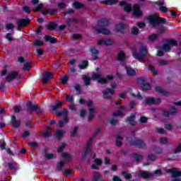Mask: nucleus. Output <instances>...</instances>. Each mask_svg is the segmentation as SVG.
<instances>
[{
  "label": "nucleus",
  "mask_w": 181,
  "mask_h": 181,
  "mask_svg": "<svg viewBox=\"0 0 181 181\" xmlns=\"http://www.w3.org/2000/svg\"><path fill=\"white\" fill-rule=\"evenodd\" d=\"M121 6L124 7V12H131L132 11L134 16H141L142 11L137 4L132 6L125 1H122L119 3Z\"/></svg>",
  "instance_id": "nucleus-1"
},
{
  "label": "nucleus",
  "mask_w": 181,
  "mask_h": 181,
  "mask_svg": "<svg viewBox=\"0 0 181 181\" xmlns=\"http://www.w3.org/2000/svg\"><path fill=\"white\" fill-rule=\"evenodd\" d=\"M108 20L103 18L100 20L98 23V25L95 28V30L98 33H102L103 35H110L111 32L107 30V26L108 25Z\"/></svg>",
  "instance_id": "nucleus-2"
},
{
  "label": "nucleus",
  "mask_w": 181,
  "mask_h": 181,
  "mask_svg": "<svg viewBox=\"0 0 181 181\" xmlns=\"http://www.w3.org/2000/svg\"><path fill=\"white\" fill-rule=\"evenodd\" d=\"M146 20L151 25H159V23H166V18L159 17L158 14H152L146 17Z\"/></svg>",
  "instance_id": "nucleus-3"
},
{
  "label": "nucleus",
  "mask_w": 181,
  "mask_h": 181,
  "mask_svg": "<svg viewBox=\"0 0 181 181\" xmlns=\"http://www.w3.org/2000/svg\"><path fill=\"white\" fill-rule=\"evenodd\" d=\"M148 54V49H146V47H142L140 49V54L136 53V51L133 52V56L134 59H136V60H139L141 63H144L145 62V56Z\"/></svg>",
  "instance_id": "nucleus-4"
},
{
  "label": "nucleus",
  "mask_w": 181,
  "mask_h": 181,
  "mask_svg": "<svg viewBox=\"0 0 181 181\" xmlns=\"http://www.w3.org/2000/svg\"><path fill=\"white\" fill-rule=\"evenodd\" d=\"M92 78L93 80H97L98 83H100V84H105L108 80H112L114 76L112 75H107V78H105L101 74L97 73L92 75Z\"/></svg>",
  "instance_id": "nucleus-5"
},
{
  "label": "nucleus",
  "mask_w": 181,
  "mask_h": 181,
  "mask_svg": "<svg viewBox=\"0 0 181 181\" xmlns=\"http://www.w3.org/2000/svg\"><path fill=\"white\" fill-rule=\"evenodd\" d=\"M112 89H107L106 90H103L102 93L103 94V98L106 99H110L115 94V88H117V84L113 83L111 84Z\"/></svg>",
  "instance_id": "nucleus-6"
},
{
  "label": "nucleus",
  "mask_w": 181,
  "mask_h": 181,
  "mask_svg": "<svg viewBox=\"0 0 181 181\" xmlns=\"http://www.w3.org/2000/svg\"><path fill=\"white\" fill-rule=\"evenodd\" d=\"M57 117H64V121H59L57 127L62 128V127L64 126V124H67L69 121V117H67V110L66 109H64L62 111L59 112L57 115Z\"/></svg>",
  "instance_id": "nucleus-7"
},
{
  "label": "nucleus",
  "mask_w": 181,
  "mask_h": 181,
  "mask_svg": "<svg viewBox=\"0 0 181 181\" xmlns=\"http://www.w3.org/2000/svg\"><path fill=\"white\" fill-rule=\"evenodd\" d=\"M177 42L173 39H168L165 40V42L163 47V49L164 52H170V49L173 47V46H177Z\"/></svg>",
  "instance_id": "nucleus-8"
},
{
  "label": "nucleus",
  "mask_w": 181,
  "mask_h": 181,
  "mask_svg": "<svg viewBox=\"0 0 181 181\" xmlns=\"http://www.w3.org/2000/svg\"><path fill=\"white\" fill-rule=\"evenodd\" d=\"M153 175H162V170L158 169L152 173H148L146 171H141L139 173V176L141 177H144V179H151L153 176Z\"/></svg>",
  "instance_id": "nucleus-9"
},
{
  "label": "nucleus",
  "mask_w": 181,
  "mask_h": 181,
  "mask_svg": "<svg viewBox=\"0 0 181 181\" xmlns=\"http://www.w3.org/2000/svg\"><path fill=\"white\" fill-rule=\"evenodd\" d=\"M124 115V106L120 107V110L117 112H115L113 113V117L109 119L108 123L111 124L112 125H115L117 122H118V120L115 119V117H121V115Z\"/></svg>",
  "instance_id": "nucleus-10"
},
{
  "label": "nucleus",
  "mask_w": 181,
  "mask_h": 181,
  "mask_svg": "<svg viewBox=\"0 0 181 181\" xmlns=\"http://www.w3.org/2000/svg\"><path fill=\"white\" fill-rule=\"evenodd\" d=\"M138 83L141 86L143 90H151V85L149 83H145V78H139L138 79Z\"/></svg>",
  "instance_id": "nucleus-11"
},
{
  "label": "nucleus",
  "mask_w": 181,
  "mask_h": 181,
  "mask_svg": "<svg viewBox=\"0 0 181 181\" xmlns=\"http://www.w3.org/2000/svg\"><path fill=\"white\" fill-rule=\"evenodd\" d=\"M132 145H134L136 148H145V143L140 139H134Z\"/></svg>",
  "instance_id": "nucleus-12"
},
{
  "label": "nucleus",
  "mask_w": 181,
  "mask_h": 181,
  "mask_svg": "<svg viewBox=\"0 0 181 181\" xmlns=\"http://www.w3.org/2000/svg\"><path fill=\"white\" fill-rule=\"evenodd\" d=\"M53 78V74H52V73L50 72L44 73L42 77V81L45 83H49V80H50V78Z\"/></svg>",
  "instance_id": "nucleus-13"
},
{
  "label": "nucleus",
  "mask_w": 181,
  "mask_h": 181,
  "mask_svg": "<svg viewBox=\"0 0 181 181\" xmlns=\"http://www.w3.org/2000/svg\"><path fill=\"white\" fill-rule=\"evenodd\" d=\"M98 45H105L106 46H111V45H114V41L110 39H101L98 41Z\"/></svg>",
  "instance_id": "nucleus-14"
},
{
  "label": "nucleus",
  "mask_w": 181,
  "mask_h": 181,
  "mask_svg": "<svg viewBox=\"0 0 181 181\" xmlns=\"http://www.w3.org/2000/svg\"><path fill=\"white\" fill-rule=\"evenodd\" d=\"M90 146H91V140H90L88 142L86 149L83 152L82 159H86V157L87 156V155H88V153H90V152H91V149L90 148Z\"/></svg>",
  "instance_id": "nucleus-15"
},
{
  "label": "nucleus",
  "mask_w": 181,
  "mask_h": 181,
  "mask_svg": "<svg viewBox=\"0 0 181 181\" xmlns=\"http://www.w3.org/2000/svg\"><path fill=\"white\" fill-rule=\"evenodd\" d=\"M103 164V160L100 158H96L93 162V164L91 165L92 169L98 170V166H100V165Z\"/></svg>",
  "instance_id": "nucleus-16"
},
{
  "label": "nucleus",
  "mask_w": 181,
  "mask_h": 181,
  "mask_svg": "<svg viewBox=\"0 0 181 181\" xmlns=\"http://www.w3.org/2000/svg\"><path fill=\"white\" fill-rule=\"evenodd\" d=\"M145 103L146 104H160V98H148L146 99Z\"/></svg>",
  "instance_id": "nucleus-17"
},
{
  "label": "nucleus",
  "mask_w": 181,
  "mask_h": 181,
  "mask_svg": "<svg viewBox=\"0 0 181 181\" xmlns=\"http://www.w3.org/2000/svg\"><path fill=\"white\" fill-rule=\"evenodd\" d=\"M168 172L171 173L173 177H179L181 176V172L176 168L169 169Z\"/></svg>",
  "instance_id": "nucleus-18"
},
{
  "label": "nucleus",
  "mask_w": 181,
  "mask_h": 181,
  "mask_svg": "<svg viewBox=\"0 0 181 181\" xmlns=\"http://www.w3.org/2000/svg\"><path fill=\"white\" fill-rule=\"evenodd\" d=\"M156 4L160 7V11L161 12H168V8H166V6H165V1L164 0L157 1Z\"/></svg>",
  "instance_id": "nucleus-19"
},
{
  "label": "nucleus",
  "mask_w": 181,
  "mask_h": 181,
  "mask_svg": "<svg viewBox=\"0 0 181 181\" xmlns=\"http://www.w3.org/2000/svg\"><path fill=\"white\" fill-rule=\"evenodd\" d=\"M27 105L30 110H32V111H35V112L39 113L40 111H42L37 105H32L31 103H28Z\"/></svg>",
  "instance_id": "nucleus-20"
},
{
  "label": "nucleus",
  "mask_w": 181,
  "mask_h": 181,
  "mask_svg": "<svg viewBox=\"0 0 181 181\" xmlns=\"http://www.w3.org/2000/svg\"><path fill=\"white\" fill-rule=\"evenodd\" d=\"M16 76H18V72L11 71L8 73L6 80L8 81H12V80H13V78H15Z\"/></svg>",
  "instance_id": "nucleus-21"
},
{
  "label": "nucleus",
  "mask_w": 181,
  "mask_h": 181,
  "mask_svg": "<svg viewBox=\"0 0 181 181\" xmlns=\"http://www.w3.org/2000/svg\"><path fill=\"white\" fill-rule=\"evenodd\" d=\"M11 124L14 128H18V127L21 125V120H16V117L15 116H12Z\"/></svg>",
  "instance_id": "nucleus-22"
},
{
  "label": "nucleus",
  "mask_w": 181,
  "mask_h": 181,
  "mask_svg": "<svg viewBox=\"0 0 181 181\" xmlns=\"http://www.w3.org/2000/svg\"><path fill=\"white\" fill-rule=\"evenodd\" d=\"M18 26H26V25H29L30 23V20L21 19L17 21Z\"/></svg>",
  "instance_id": "nucleus-23"
},
{
  "label": "nucleus",
  "mask_w": 181,
  "mask_h": 181,
  "mask_svg": "<svg viewBox=\"0 0 181 181\" xmlns=\"http://www.w3.org/2000/svg\"><path fill=\"white\" fill-rule=\"evenodd\" d=\"M155 90L156 93H160V94H162L163 95H168V92L160 86H156Z\"/></svg>",
  "instance_id": "nucleus-24"
},
{
  "label": "nucleus",
  "mask_w": 181,
  "mask_h": 181,
  "mask_svg": "<svg viewBox=\"0 0 181 181\" xmlns=\"http://www.w3.org/2000/svg\"><path fill=\"white\" fill-rule=\"evenodd\" d=\"M126 71L128 76H135V74H136V71L131 68V66H126Z\"/></svg>",
  "instance_id": "nucleus-25"
},
{
  "label": "nucleus",
  "mask_w": 181,
  "mask_h": 181,
  "mask_svg": "<svg viewBox=\"0 0 181 181\" xmlns=\"http://www.w3.org/2000/svg\"><path fill=\"white\" fill-rule=\"evenodd\" d=\"M90 52L92 53V56L93 59H98V50L95 49L94 47H90Z\"/></svg>",
  "instance_id": "nucleus-26"
},
{
  "label": "nucleus",
  "mask_w": 181,
  "mask_h": 181,
  "mask_svg": "<svg viewBox=\"0 0 181 181\" xmlns=\"http://www.w3.org/2000/svg\"><path fill=\"white\" fill-rule=\"evenodd\" d=\"M127 121L130 125H135L136 124V122H135V114H132L131 116H129L127 118Z\"/></svg>",
  "instance_id": "nucleus-27"
},
{
  "label": "nucleus",
  "mask_w": 181,
  "mask_h": 181,
  "mask_svg": "<svg viewBox=\"0 0 181 181\" xmlns=\"http://www.w3.org/2000/svg\"><path fill=\"white\" fill-rule=\"evenodd\" d=\"M47 13H49V15H54V13H56V9L45 8L43 10V14L47 15Z\"/></svg>",
  "instance_id": "nucleus-28"
},
{
  "label": "nucleus",
  "mask_w": 181,
  "mask_h": 181,
  "mask_svg": "<svg viewBox=\"0 0 181 181\" xmlns=\"http://www.w3.org/2000/svg\"><path fill=\"white\" fill-rule=\"evenodd\" d=\"M125 29V25L122 23H119L115 26V30L116 32H122Z\"/></svg>",
  "instance_id": "nucleus-29"
},
{
  "label": "nucleus",
  "mask_w": 181,
  "mask_h": 181,
  "mask_svg": "<svg viewBox=\"0 0 181 181\" xmlns=\"http://www.w3.org/2000/svg\"><path fill=\"white\" fill-rule=\"evenodd\" d=\"M125 59H127L125 53L123 51H120L118 54V60H119V62H123Z\"/></svg>",
  "instance_id": "nucleus-30"
},
{
  "label": "nucleus",
  "mask_w": 181,
  "mask_h": 181,
  "mask_svg": "<svg viewBox=\"0 0 181 181\" xmlns=\"http://www.w3.org/2000/svg\"><path fill=\"white\" fill-rule=\"evenodd\" d=\"M45 39L46 42H49L50 43H56V42H57L56 38H54L53 37H50L49 35H45Z\"/></svg>",
  "instance_id": "nucleus-31"
},
{
  "label": "nucleus",
  "mask_w": 181,
  "mask_h": 181,
  "mask_svg": "<svg viewBox=\"0 0 181 181\" xmlns=\"http://www.w3.org/2000/svg\"><path fill=\"white\" fill-rule=\"evenodd\" d=\"M64 134H66V132H64V130H58L56 132L55 135H56L57 138L60 139L62 138V136L64 135Z\"/></svg>",
  "instance_id": "nucleus-32"
},
{
  "label": "nucleus",
  "mask_w": 181,
  "mask_h": 181,
  "mask_svg": "<svg viewBox=\"0 0 181 181\" xmlns=\"http://www.w3.org/2000/svg\"><path fill=\"white\" fill-rule=\"evenodd\" d=\"M88 66V61L85 60L81 64L78 65V67L81 70H84Z\"/></svg>",
  "instance_id": "nucleus-33"
},
{
  "label": "nucleus",
  "mask_w": 181,
  "mask_h": 181,
  "mask_svg": "<svg viewBox=\"0 0 181 181\" xmlns=\"http://www.w3.org/2000/svg\"><path fill=\"white\" fill-rule=\"evenodd\" d=\"M100 180H101V174H100V173H95L93 174V181H100Z\"/></svg>",
  "instance_id": "nucleus-34"
},
{
  "label": "nucleus",
  "mask_w": 181,
  "mask_h": 181,
  "mask_svg": "<svg viewBox=\"0 0 181 181\" xmlns=\"http://www.w3.org/2000/svg\"><path fill=\"white\" fill-rule=\"evenodd\" d=\"M95 115V109L90 108L89 109V119H93V117Z\"/></svg>",
  "instance_id": "nucleus-35"
},
{
  "label": "nucleus",
  "mask_w": 181,
  "mask_h": 181,
  "mask_svg": "<svg viewBox=\"0 0 181 181\" xmlns=\"http://www.w3.org/2000/svg\"><path fill=\"white\" fill-rule=\"evenodd\" d=\"M118 1L117 0H105L103 3L106 5H115Z\"/></svg>",
  "instance_id": "nucleus-36"
},
{
  "label": "nucleus",
  "mask_w": 181,
  "mask_h": 181,
  "mask_svg": "<svg viewBox=\"0 0 181 181\" xmlns=\"http://www.w3.org/2000/svg\"><path fill=\"white\" fill-rule=\"evenodd\" d=\"M31 65H32V62H30V60H28L24 65L23 70H29V69H30Z\"/></svg>",
  "instance_id": "nucleus-37"
},
{
  "label": "nucleus",
  "mask_w": 181,
  "mask_h": 181,
  "mask_svg": "<svg viewBox=\"0 0 181 181\" xmlns=\"http://www.w3.org/2000/svg\"><path fill=\"white\" fill-rule=\"evenodd\" d=\"M74 8H76V9H81V8H83V4L76 1L73 4Z\"/></svg>",
  "instance_id": "nucleus-38"
},
{
  "label": "nucleus",
  "mask_w": 181,
  "mask_h": 181,
  "mask_svg": "<svg viewBox=\"0 0 181 181\" xmlns=\"http://www.w3.org/2000/svg\"><path fill=\"white\" fill-rule=\"evenodd\" d=\"M66 101H69V103H74V98L69 94H66Z\"/></svg>",
  "instance_id": "nucleus-39"
},
{
  "label": "nucleus",
  "mask_w": 181,
  "mask_h": 181,
  "mask_svg": "<svg viewBox=\"0 0 181 181\" xmlns=\"http://www.w3.org/2000/svg\"><path fill=\"white\" fill-rule=\"evenodd\" d=\"M158 39V35L156 34H152L150 36H148V40L150 42H153V40H156Z\"/></svg>",
  "instance_id": "nucleus-40"
},
{
  "label": "nucleus",
  "mask_w": 181,
  "mask_h": 181,
  "mask_svg": "<svg viewBox=\"0 0 181 181\" xmlns=\"http://www.w3.org/2000/svg\"><path fill=\"white\" fill-rule=\"evenodd\" d=\"M90 77L87 76H84L83 81L85 83V86H90Z\"/></svg>",
  "instance_id": "nucleus-41"
},
{
  "label": "nucleus",
  "mask_w": 181,
  "mask_h": 181,
  "mask_svg": "<svg viewBox=\"0 0 181 181\" xmlns=\"http://www.w3.org/2000/svg\"><path fill=\"white\" fill-rule=\"evenodd\" d=\"M62 105H63V102H57L56 105L52 106V110H57V108H59V107H62Z\"/></svg>",
  "instance_id": "nucleus-42"
},
{
  "label": "nucleus",
  "mask_w": 181,
  "mask_h": 181,
  "mask_svg": "<svg viewBox=\"0 0 181 181\" xmlns=\"http://www.w3.org/2000/svg\"><path fill=\"white\" fill-rule=\"evenodd\" d=\"M122 175L125 179L129 180L131 177H132V175L129 173H127V172H123Z\"/></svg>",
  "instance_id": "nucleus-43"
},
{
  "label": "nucleus",
  "mask_w": 181,
  "mask_h": 181,
  "mask_svg": "<svg viewBox=\"0 0 181 181\" xmlns=\"http://www.w3.org/2000/svg\"><path fill=\"white\" fill-rule=\"evenodd\" d=\"M148 70H150V71H151V73H153V74H156L158 73V70L153 69V66L150 65L148 66Z\"/></svg>",
  "instance_id": "nucleus-44"
},
{
  "label": "nucleus",
  "mask_w": 181,
  "mask_h": 181,
  "mask_svg": "<svg viewBox=\"0 0 181 181\" xmlns=\"http://www.w3.org/2000/svg\"><path fill=\"white\" fill-rule=\"evenodd\" d=\"M56 28V23H49L48 25V29H49V30H53V29H54Z\"/></svg>",
  "instance_id": "nucleus-45"
},
{
  "label": "nucleus",
  "mask_w": 181,
  "mask_h": 181,
  "mask_svg": "<svg viewBox=\"0 0 181 181\" xmlns=\"http://www.w3.org/2000/svg\"><path fill=\"white\" fill-rule=\"evenodd\" d=\"M42 8H43V4H40L37 5V7L35 8V9H33L34 12H37L39 11H40L42 9Z\"/></svg>",
  "instance_id": "nucleus-46"
},
{
  "label": "nucleus",
  "mask_w": 181,
  "mask_h": 181,
  "mask_svg": "<svg viewBox=\"0 0 181 181\" xmlns=\"http://www.w3.org/2000/svg\"><path fill=\"white\" fill-rule=\"evenodd\" d=\"M45 158H47V159H53V158H56V155L53 153H47Z\"/></svg>",
  "instance_id": "nucleus-47"
},
{
  "label": "nucleus",
  "mask_w": 181,
  "mask_h": 181,
  "mask_svg": "<svg viewBox=\"0 0 181 181\" xmlns=\"http://www.w3.org/2000/svg\"><path fill=\"white\" fill-rule=\"evenodd\" d=\"M69 80V76H64L62 77V84H66L67 83V81Z\"/></svg>",
  "instance_id": "nucleus-48"
},
{
  "label": "nucleus",
  "mask_w": 181,
  "mask_h": 181,
  "mask_svg": "<svg viewBox=\"0 0 181 181\" xmlns=\"http://www.w3.org/2000/svg\"><path fill=\"white\" fill-rule=\"evenodd\" d=\"M62 157L64 158V159H66V160H69L70 158H71V156L66 153H63Z\"/></svg>",
  "instance_id": "nucleus-49"
},
{
  "label": "nucleus",
  "mask_w": 181,
  "mask_h": 181,
  "mask_svg": "<svg viewBox=\"0 0 181 181\" xmlns=\"http://www.w3.org/2000/svg\"><path fill=\"white\" fill-rule=\"evenodd\" d=\"M160 144H161V145H165V144H168V139H166V138H161L160 139Z\"/></svg>",
  "instance_id": "nucleus-50"
},
{
  "label": "nucleus",
  "mask_w": 181,
  "mask_h": 181,
  "mask_svg": "<svg viewBox=\"0 0 181 181\" xmlns=\"http://www.w3.org/2000/svg\"><path fill=\"white\" fill-rule=\"evenodd\" d=\"M158 52L157 56H162L163 54V51H162V48L160 47H157Z\"/></svg>",
  "instance_id": "nucleus-51"
},
{
  "label": "nucleus",
  "mask_w": 181,
  "mask_h": 181,
  "mask_svg": "<svg viewBox=\"0 0 181 181\" xmlns=\"http://www.w3.org/2000/svg\"><path fill=\"white\" fill-rule=\"evenodd\" d=\"M122 137L120 136H117V142H116V145L117 146H121V145H122V143L119 141V139H121Z\"/></svg>",
  "instance_id": "nucleus-52"
},
{
  "label": "nucleus",
  "mask_w": 181,
  "mask_h": 181,
  "mask_svg": "<svg viewBox=\"0 0 181 181\" xmlns=\"http://www.w3.org/2000/svg\"><path fill=\"white\" fill-rule=\"evenodd\" d=\"M132 35H138V33H139L138 28L133 27L132 30Z\"/></svg>",
  "instance_id": "nucleus-53"
},
{
  "label": "nucleus",
  "mask_w": 181,
  "mask_h": 181,
  "mask_svg": "<svg viewBox=\"0 0 181 181\" xmlns=\"http://www.w3.org/2000/svg\"><path fill=\"white\" fill-rule=\"evenodd\" d=\"M66 148V143H62V146L58 148V152H62Z\"/></svg>",
  "instance_id": "nucleus-54"
},
{
  "label": "nucleus",
  "mask_w": 181,
  "mask_h": 181,
  "mask_svg": "<svg viewBox=\"0 0 181 181\" xmlns=\"http://www.w3.org/2000/svg\"><path fill=\"white\" fill-rule=\"evenodd\" d=\"M58 8H59V9H64V8H66V3H60L58 4Z\"/></svg>",
  "instance_id": "nucleus-55"
},
{
  "label": "nucleus",
  "mask_w": 181,
  "mask_h": 181,
  "mask_svg": "<svg viewBox=\"0 0 181 181\" xmlns=\"http://www.w3.org/2000/svg\"><path fill=\"white\" fill-rule=\"evenodd\" d=\"M13 28H14V26H13V24H12V23H8V24H7L6 26V28L8 30H11V29H13Z\"/></svg>",
  "instance_id": "nucleus-56"
},
{
  "label": "nucleus",
  "mask_w": 181,
  "mask_h": 181,
  "mask_svg": "<svg viewBox=\"0 0 181 181\" xmlns=\"http://www.w3.org/2000/svg\"><path fill=\"white\" fill-rule=\"evenodd\" d=\"M6 39H8V40H9V42L13 40V37H12V34L8 33L6 35Z\"/></svg>",
  "instance_id": "nucleus-57"
},
{
  "label": "nucleus",
  "mask_w": 181,
  "mask_h": 181,
  "mask_svg": "<svg viewBox=\"0 0 181 181\" xmlns=\"http://www.w3.org/2000/svg\"><path fill=\"white\" fill-rule=\"evenodd\" d=\"M23 9L24 12H26V13H29V12H30V8H29L28 6H25Z\"/></svg>",
  "instance_id": "nucleus-58"
},
{
  "label": "nucleus",
  "mask_w": 181,
  "mask_h": 181,
  "mask_svg": "<svg viewBox=\"0 0 181 181\" xmlns=\"http://www.w3.org/2000/svg\"><path fill=\"white\" fill-rule=\"evenodd\" d=\"M35 45H36V46H42V45H43V42L41 40H35Z\"/></svg>",
  "instance_id": "nucleus-59"
},
{
  "label": "nucleus",
  "mask_w": 181,
  "mask_h": 181,
  "mask_svg": "<svg viewBox=\"0 0 181 181\" xmlns=\"http://www.w3.org/2000/svg\"><path fill=\"white\" fill-rule=\"evenodd\" d=\"M119 98L125 99L127 97V92H123L119 95Z\"/></svg>",
  "instance_id": "nucleus-60"
},
{
  "label": "nucleus",
  "mask_w": 181,
  "mask_h": 181,
  "mask_svg": "<svg viewBox=\"0 0 181 181\" xmlns=\"http://www.w3.org/2000/svg\"><path fill=\"white\" fill-rule=\"evenodd\" d=\"M137 26H139L140 29H142L143 28H145V23H138Z\"/></svg>",
  "instance_id": "nucleus-61"
},
{
  "label": "nucleus",
  "mask_w": 181,
  "mask_h": 181,
  "mask_svg": "<svg viewBox=\"0 0 181 181\" xmlns=\"http://www.w3.org/2000/svg\"><path fill=\"white\" fill-rule=\"evenodd\" d=\"M86 114H87V112L86 110H82L81 111L80 115H81V117H86Z\"/></svg>",
  "instance_id": "nucleus-62"
},
{
  "label": "nucleus",
  "mask_w": 181,
  "mask_h": 181,
  "mask_svg": "<svg viewBox=\"0 0 181 181\" xmlns=\"http://www.w3.org/2000/svg\"><path fill=\"white\" fill-rule=\"evenodd\" d=\"M157 132H158V134H165V129L162 128L158 129Z\"/></svg>",
  "instance_id": "nucleus-63"
},
{
  "label": "nucleus",
  "mask_w": 181,
  "mask_h": 181,
  "mask_svg": "<svg viewBox=\"0 0 181 181\" xmlns=\"http://www.w3.org/2000/svg\"><path fill=\"white\" fill-rule=\"evenodd\" d=\"M113 181H121V178H119V177L115 175L113 177Z\"/></svg>",
  "instance_id": "nucleus-64"
}]
</instances>
